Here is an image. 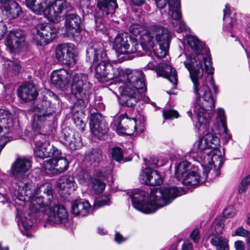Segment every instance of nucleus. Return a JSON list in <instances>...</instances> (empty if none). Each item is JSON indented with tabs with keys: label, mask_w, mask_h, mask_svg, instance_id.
I'll list each match as a JSON object with an SVG mask.
<instances>
[{
	"label": "nucleus",
	"mask_w": 250,
	"mask_h": 250,
	"mask_svg": "<svg viewBox=\"0 0 250 250\" xmlns=\"http://www.w3.org/2000/svg\"><path fill=\"white\" fill-rule=\"evenodd\" d=\"M188 42L195 54H186L184 62L185 67L189 72L190 77L193 83V91L196 95V101L193 109L194 116L189 110L187 114L192 120H196L199 125H205L209 123L210 117L208 111L215 107V100L212 96L209 87L203 78V69L202 62L198 55L202 53L203 43L196 37L189 35L187 38Z\"/></svg>",
	"instance_id": "1"
},
{
	"label": "nucleus",
	"mask_w": 250,
	"mask_h": 250,
	"mask_svg": "<svg viewBox=\"0 0 250 250\" xmlns=\"http://www.w3.org/2000/svg\"><path fill=\"white\" fill-rule=\"evenodd\" d=\"M184 194L181 188H154L149 195L142 189L134 190L130 195L133 207L145 213L155 212L159 208L170 204L175 198Z\"/></svg>",
	"instance_id": "2"
},
{
	"label": "nucleus",
	"mask_w": 250,
	"mask_h": 250,
	"mask_svg": "<svg viewBox=\"0 0 250 250\" xmlns=\"http://www.w3.org/2000/svg\"><path fill=\"white\" fill-rule=\"evenodd\" d=\"M31 167V161L24 157L18 158L12 165L11 171L15 180L14 193L19 200H30L37 191L32 181L28 178Z\"/></svg>",
	"instance_id": "3"
},
{
	"label": "nucleus",
	"mask_w": 250,
	"mask_h": 250,
	"mask_svg": "<svg viewBox=\"0 0 250 250\" xmlns=\"http://www.w3.org/2000/svg\"><path fill=\"white\" fill-rule=\"evenodd\" d=\"M38 108L39 111L35 115L32 125V131L28 135L34 142L36 148L42 146L47 140L46 128L50 125L54 117L55 110L51 107L49 101H42L41 104H38Z\"/></svg>",
	"instance_id": "4"
},
{
	"label": "nucleus",
	"mask_w": 250,
	"mask_h": 250,
	"mask_svg": "<svg viewBox=\"0 0 250 250\" xmlns=\"http://www.w3.org/2000/svg\"><path fill=\"white\" fill-rule=\"evenodd\" d=\"M26 4L36 14L43 13L51 21L58 22L61 14L66 13L72 9L71 4L67 0H26Z\"/></svg>",
	"instance_id": "5"
},
{
	"label": "nucleus",
	"mask_w": 250,
	"mask_h": 250,
	"mask_svg": "<svg viewBox=\"0 0 250 250\" xmlns=\"http://www.w3.org/2000/svg\"><path fill=\"white\" fill-rule=\"evenodd\" d=\"M36 193L31 197L30 200L27 201L21 200L23 202H29L30 201H36L38 204L44 207L45 208H48V211L47 212V221L49 223L53 225L63 224L68 222V215L65 208L61 205H56L51 206V204L47 203V201L44 196H36L39 193V189L35 186Z\"/></svg>",
	"instance_id": "6"
},
{
	"label": "nucleus",
	"mask_w": 250,
	"mask_h": 250,
	"mask_svg": "<svg viewBox=\"0 0 250 250\" xmlns=\"http://www.w3.org/2000/svg\"><path fill=\"white\" fill-rule=\"evenodd\" d=\"M92 84L88 75L84 73L75 74L71 85L72 94L77 99V105L88 104Z\"/></svg>",
	"instance_id": "7"
},
{
	"label": "nucleus",
	"mask_w": 250,
	"mask_h": 250,
	"mask_svg": "<svg viewBox=\"0 0 250 250\" xmlns=\"http://www.w3.org/2000/svg\"><path fill=\"white\" fill-rule=\"evenodd\" d=\"M85 159L95 167L93 175L101 180H112L111 170L103 161L102 150L98 148L92 149L85 154Z\"/></svg>",
	"instance_id": "8"
},
{
	"label": "nucleus",
	"mask_w": 250,
	"mask_h": 250,
	"mask_svg": "<svg viewBox=\"0 0 250 250\" xmlns=\"http://www.w3.org/2000/svg\"><path fill=\"white\" fill-rule=\"evenodd\" d=\"M127 72L117 63L110 61L105 65H102L97 68L95 76L100 82H108L114 79H118L119 81H124Z\"/></svg>",
	"instance_id": "9"
},
{
	"label": "nucleus",
	"mask_w": 250,
	"mask_h": 250,
	"mask_svg": "<svg viewBox=\"0 0 250 250\" xmlns=\"http://www.w3.org/2000/svg\"><path fill=\"white\" fill-rule=\"evenodd\" d=\"M152 33L155 37L154 46L156 43H158L159 46V49L153 50L154 53L157 58H163L168 53L171 38V33L165 27L155 26L152 29Z\"/></svg>",
	"instance_id": "10"
},
{
	"label": "nucleus",
	"mask_w": 250,
	"mask_h": 250,
	"mask_svg": "<svg viewBox=\"0 0 250 250\" xmlns=\"http://www.w3.org/2000/svg\"><path fill=\"white\" fill-rule=\"evenodd\" d=\"M154 26L152 27L149 32L145 30L143 26L138 24H132L129 27V32L131 34V37H134V41L132 42H136L140 41V44L142 48L144 50H147L154 47L155 41H154V35L152 33V29L155 27Z\"/></svg>",
	"instance_id": "11"
},
{
	"label": "nucleus",
	"mask_w": 250,
	"mask_h": 250,
	"mask_svg": "<svg viewBox=\"0 0 250 250\" xmlns=\"http://www.w3.org/2000/svg\"><path fill=\"white\" fill-rule=\"evenodd\" d=\"M86 57L92 62L95 73L97 72L98 67L102 65H105L110 61L104 48L103 44L100 42L94 43L91 46L87 48Z\"/></svg>",
	"instance_id": "12"
},
{
	"label": "nucleus",
	"mask_w": 250,
	"mask_h": 250,
	"mask_svg": "<svg viewBox=\"0 0 250 250\" xmlns=\"http://www.w3.org/2000/svg\"><path fill=\"white\" fill-rule=\"evenodd\" d=\"M76 48L74 44L63 43L56 48L55 55L59 62L68 66L74 65L76 62Z\"/></svg>",
	"instance_id": "13"
},
{
	"label": "nucleus",
	"mask_w": 250,
	"mask_h": 250,
	"mask_svg": "<svg viewBox=\"0 0 250 250\" xmlns=\"http://www.w3.org/2000/svg\"><path fill=\"white\" fill-rule=\"evenodd\" d=\"M130 40L131 37H129L126 34L118 35L113 42V48L117 53L120 54L135 53L137 51L139 45L136 42H132V46H130L128 43Z\"/></svg>",
	"instance_id": "14"
},
{
	"label": "nucleus",
	"mask_w": 250,
	"mask_h": 250,
	"mask_svg": "<svg viewBox=\"0 0 250 250\" xmlns=\"http://www.w3.org/2000/svg\"><path fill=\"white\" fill-rule=\"evenodd\" d=\"M89 125L92 134L99 139H101L107 133L108 130V124L104 116L99 112L91 114Z\"/></svg>",
	"instance_id": "15"
},
{
	"label": "nucleus",
	"mask_w": 250,
	"mask_h": 250,
	"mask_svg": "<svg viewBox=\"0 0 250 250\" xmlns=\"http://www.w3.org/2000/svg\"><path fill=\"white\" fill-rule=\"evenodd\" d=\"M125 79L127 80L126 87H130L134 92H139V95L141 96L142 93L146 91L145 75L142 70L130 74L127 72Z\"/></svg>",
	"instance_id": "16"
},
{
	"label": "nucleus",
	"mask_w": 250,
	"mask_h": 250,
	"mask_svg": "<svg viewBox=\"0 0 250 250\" xmlns=\"http://www.w3.org/2000/svg\"><path fill=\"white\" fill-rule=\"evenodd\" d=\"M168 4V15L175 21L172 22L173 26L176 27L175 23L178 25V27L176 31L178 33H181L187 30V27L186 24L180 21L181 13L180 12V2L179 0H165Z\"/></svg>",
	"instance_id": "17"
},
{
	"label": "nucleus",
	"mask_w": 250,
	"mask_h": 250,
	"mask_svg": "<svg viewBox=\"0 0 250 250\" xmlns=\"http://www.w3.org/2000/svg\"><path fill=\"white\" fill-rule=\"evenodd\" d=\"M59 139L61 143L70 150L77 149L82 146L81 138L78 133L69 128L62 130Z\"/></svg>",
	"instance_id": "18"
},
{
	"label": "nucleus",
	"mask_w": 250,
	"mask_h": 250,
	"mask_svg": "<svg viewBox=\"0 0 250 250\" xmlns=\"http://www.w3.org/2000/svg\"><path fill=\"white\" fill-rule=\"evenodd\" d=\"M71 74L70 71L64 69L54 71L51 75V83L56 88L64 90L69 83Z\"/></svg>",
	"instance_id": "19"
},
{
	"label": "nucleus",
	"mask_w": 250,
	"mask_h": 250,
	"mask_svg": "<svg viewBox=\"0 0 250 250\" xmlns=\"http://www.w3.org/2000/svg\"><path fill=\"white\" fill-rule=\"evenodd\" d=\"M81 20L79 16L75 14L65 15V34L69 38L73 39L80 32Z\"/></svg>",
	"instance_id": "20"
},
{
	"label": "nucleus",
	"mask_w": 250,
	"mask_h": 250,
	"mask_svg": "<svg viewBox=\"0 0 250 250\" xmlns=\"http://www.w3.org/2000/svg\"><path fill=\"white\" fill-rule=\"evenodd\" d=\"M19 127L18 121L13 119L12 114L8 111H0V133L4 128L8 129L9 132H16Z\"/></svg>",
	"instance_id": "21"
},
{
	"label": "nucleus",
	"mask_w": 250,
	"mask_h": 250,
	"mask_svg": "<svg viewBox=\"0 0 250 250\" xmlns=\"http://www.w3.org/2000/svg\"><path fill=\"white\" fill-rule=\"evenodd\" d=\"M62 154L60 150L53 146H51L49 142H45L43 145L34 149L35 156L40 159L47 157H59Z\"/></svg>",
	"instance_id": "22"
},
{
	"label": "nucleus",
	"mask_w": 250,
	"mask_h": 250,
	"mask_svg": "<svg viewBox=\"0 0 250 250\" xmlns=\"http://www.w3.org/2000/svg\"><path fill=\"white\" fill-rule=\"evenodd\" d=\"M140 179L142 183L152 186L160 185L163 182L158 171L148 167L142 171Z\"/></svg>",
	"instance_id": "23"
},
{
	"label": "nucleus",
	"mask_w": 250,
	"mask_h": 250,
	"mask_svg": "<svg viewBox=\"0 0 250 250\" xmlns=\"http://www.w3.org/2000/svg\"><path fill=\"white\" fill-rule=\"evenodd\" d=\"M96 6L99 16H112L118 8L117 0H96Z\"/></svg>",
	"instance_id": "24"
},
{
	"label": "nucleus",
	"mask_w": 250,
	"mask_h": 250,
	"mask_svg": "<svg viewBox=\"0 0 250 250\" xmlns=\"http://www.w3.org/2000/svg\"><path fill=\"white\" fill-rule=\"evenodd\" d=\"M19 96L25 102L34 100L38 95L35 85L31 83H25L18 89Z\"/></svg>",
	"instance_id": "25"
},
{
	"label": "nucleus",
	"mask_w": 250,
	"mask_h": 250,
	"mask_svg": "<svg viewBox=\"0 0 250 250\" xmlns=\"http://www.w3.org/2000/svg\"><path fill=\"white\" fill-rule=\"evenodd\" d=\"M141 96L139 92H134L130 89V87H125L121 95L120 103L123 106L133 107L137 103Z\"/></svg>",
	"instance_id": "26"
},
{
	"label": "nucleus",
	"mask_w": 250,
	"mask_h": 250,
	"mask_svg": "<svg viewBox=\"0 0 250 250\" xmlns=\"http://www.w3.org/2000/svg\"><path fill=\"white\" fill-rule=\"evenodd\" d=\"M37 34L45 43L51 42L56 37V31L50 24H40L37 26Z\"/></svg>",
	"instance_id": "27"
},
{
	"label": "nucleus",
	"mask_w": 250,
	"mask_h": 250,
	"mask_svg": "<svg viewBox=\"0 0 250 250\" xmlns=\"http://www.w3.org/2000/svg\"><path fill=\"white\" fill-rule=\"evenodd\" d=\"M79 180L80 183L82 184H88L90 183L92 189L94 191L95 193H100L102 192L105 188V185L101 180L91 177L87 172H85L82 177L79 176Z\"/></svg>",
	"instance_id": "28"
},
{
	"label": "nucleus",
	"mask_w": 250,
	"mask_h": 250,
	"mask_svg": "<svg viewBox=\"0 0 250 250\" xmlns=\"http://www.w3.org/2000/svg\"><path fill=\"white\" fill-rule=\"evenodd\" d=\"M87 104H85L82 106L81 104H78L75 103L72 109L73 116L72 120L76 126L82 132H83L85 130V124L82 119L83 115V109L86 106Z\"/></svg>",
	"instance_id": "29"
},
{
	"label": "nucleus",
	"mask_w": 250,
	"mask_h": 250,
	"mask_svg": "<svg viewBox=\"0 0 250 250\" xmlns=\"http://www.w3.org/2000/svg\"><path fill=\"white\" fill-rule=\"evenodd\" d=\"M91 208L89 202L83 199L77 200L72 204L71 212L76 215L82 216L87 215Z\"/></svg>",
	"instance_id": "30"
},
{
	"label": "nucleus",
	"mask_w": 250,
	"mask_h": 250,
	"mask_svg": "<svg viewBox=\"0 0 250 250\" xmlns=\"http://www.w3.org/2000/svg\"><path fill=\"white\" fill-rule=\"evenodd\" d=\"M3 9L9 19L18 18L21 12L19 4L14 0H9L6 4L3 5Z\"/></svg>",
	"instance_id": "31"
},
{
	"label": "nucleus",
	"mask_w": 250,
	"mask_h": 250,
	"mask_svg": "<svg viewBox=\"0 0 250 250\" xmlns=\"http://www.w3.org/2000/svg\"><path fill=\"white\" fill-rule=\"evenodd\" d=\"M4 62L5 73L9 76L18 74L21 69V65L19 61H11L6 58H2Z\"/></svg>",
	"instance_id": "32"
},
{
	"label": "nucleus",
	"mask_w": 250,
	"mask_h": 250,
	"mask_svg": "<svg viewBox=\"0 0 250 250\" xmlns=\"http://www.w3.org/2000/svg\"><path fill=\"white\" fill-rule=\"evenodd\" d=\"M192 169L193 168L190 163L187 161L180 162L175 168V176L178 180L181 181Z\"/></svg>",
	"instance_id": "33"
},
{
	"label": "nucleus",
	"mask_w": 250,
	"mask_h": 250,
	"mask_svg": "<svg viewBox=\"0 0 250 250\" xmlns=\"http://www.w3.org/2000/svg\"><path fill=\"white\" fill-rule=\"evenodd\" d=\"M197 170V167H194L191 171L188 172L186 177L181 180L184 185L192 186L199 183L200 176Z\"/></svg>",
	"instance_id": "34"
},
{
	"label": "nucleus",
	"mask_w": 250,
	"mask_h": 250,
	"mask_svg": "<svg viewBox=\"0 0 250 250\" xmlns=\"http://www.w3.org/2000/svg\"><path fill=\"white\" fill-rule=\"evenodd\" d=\"M75 181L73 177L65 175L62 176L57 182V187L61 189L65 188L75 189Z\"/></svg>",
	"instance_id": "35"
},
{
	"label": "nucleus",
	"mask_w": 250,
	"mask_h": 250,
	"mask_svg": "<svg viewBox=\"0 0 250 250\" xmlns=\"http://www.w3.org/2000/svg\"><path fill=\"white\" fill-rule=\"evenodd\" d=\"M123 124L125 125L127 135L131 136L134 135L135 133L136 135L140 133L137 129V120L136 119H123Z\"/></svg>",
	"instance_id": "36"
},
{
	"label": "nucleus",
	"mask_w": 250,
	"mask_h": 250,
	"mask_svg": "<svg viewBox=\"0 0 250 250\" xmlns=\"http://www.w3.org/2000/svg\"><path fill=\"white\" fill-rule=\"evenodd\" d=\"M208 157L212 156L211 160L215 168H220L223 165L224 161L221 151L218 149L212 150L209 152Z\"/></svg>",
	"instance_id": "37"
},
{
	"label": "nucleus",
	"mask_w": 250,
	"mask_h": 250,
	"mask_svg": "<svg viewBox=\"0 0 250 250\" xmlns=\"http://www.w3.org/2000/svg\"><path fill=\"white\" fill-rule=\"evenodd\" d=\"M56 174H60L66 171L68 167L69 163L65 158H54Z\"/></svg>",
	"instance_id": "38"
},
{
	"label": "nucleus",
	"mask_w": 250,
	"mask_h": 250,
	"mask_svg": "<svg viewBox=\"0 0 250 250\" xmlns=\"http://www.w3.org/2000/svg\"><path fill=\"white\" fill-rule=\"evenodd\" d=\"M210 243L216 247L217 250H226L228 247L227 240L222 236H214L211 238Z\"/></svg>",
	"instance_id": "39"
},
{
	"label": "nucleus",
	"mask_w": 250,
	"mask_h": 250,
	"mask_svg": "<svg viewBox=\"0 0 250 250\" xmlns=\"http://www.w3.org/2000/svg\"><path fill=\"white\" fill-rule=\"evenodd\" d=\"M209 148L214 150L217 149L220 145V139L217 135L213 133L206 134L204 136Z\"/></svg>",
	"instance_id": "40"
},
{
	"label": "nucleus",
	"mask_w": 250,
	"mask_h": 250,
	"mask_svg": "<svg viewBox=\"0 0 250 250\" xmlns=\"http://www.w3.org/2000/svg\"><path fill=\"white\" fill-rule=\"evenodd\" d=\"M166 70L167 74L165 78H167L173 86L176 87L178 83L177 73L176 70L168 64V65L166 66Z\"/></svg>",
	"instance_id": "41"
},
{
	"label": "nucleus",
	"mask_w": 250,
	"mask_h": 250,
	"mask_svg": "<svg viewBox=\"0 0 250 250\" xmlns=\"http://www.w3.org/2000/svg\"><path fill=\"white\" fill-rule=\"evenodd\" d=\"M39 189V192L43 191L45 195V199L47 201V203L51 205L53 197V189L51 185L49 184L42 185L40 187H37Z\"/></svg>",
	"instance_id": "42"
},
{
	"label": "nucleus",
	"mask_w": 250,
	"mask_h": 250,
	"mask_svg": "<svg viewBox=\"0 0 250 250\" xmlns=\"http://www.w3.org/2000/svg\"><path fill=\"white\" fill-rule=\"evenodd\" d=\"M224 224L222 219H216L211 226L212 233L214 236L221 234L223 230Z\"/></svg>",
	"instance_id": "43"
},
{
	"label": "nucleus",
	"mask_w": 250,
	"mask_h": 250,
	"mask_svg": "<svg viewBox=\"0 0 250 250\" xmlns=\"http://www.w3.org/2000/svg\"><path fill=\"white\" fill-rule=\"evenodd\" d=\"M122 123L123 124V119L121 120L120 118H117L113 120L112 125L115 127V129L118 134L126 135L125 125L123 126Z\"/></svg>",
	"instance_id": "44"
},
{
	"label": "nucleus",
	"mask_w": 250,
	"mask_h": 250,
	"mask_svg": "<svg viewBox=\"0 0 250 250\" xmlns=\"http://www.w3.org/2000/svg\"><path fill=\"white\" fill-rule=\"evenodd\" d=\"M24 42V41H21L19 39L10 38L9 35L7 37V44L13 50L19 48L21 44Z\"/></svg>",
	"instance_id": "45"
},
{
	"label": "nucleus",
	"mask_w": 250,
	"mask_h": 250,
	"mask_svg": "<svg viewBox=\"0 0 250 250\" xmlns=\"http://www.w3.org/2000/svg\"><path fill=\"white\" fill-rule=\"evenodd\" d=\"M110 201V195H103L99 197L95 203V207L97 206L98 208L108 205Z\"/></svg>",
	"instance_id": "46"
},
{
	"label": "nucleus",
	"mask_w": 250,
	"mask_h": 250,
	"mask_svg": "<svg viewBox=\"0 0 250 250\" xmlns=\"http://www.w3.org/2000/svg\"><path fill=\"white\" fill-rule=\"evenodd\" d=\"M30 210L31 212H43L46 211V208L38 204L36 201H30Z\"/></svg>",
	"instance_id": "47"
},
{
	"label": "nucleus",
	"mask_w": 250,
	"mask_h": 250,
	"mask_svg": "<svg viewBox=\"0 0 250 250\" xmlns=\"http://www.w3.org/2000/svg\"><path fill=\"white\" fill-rule=\"evenodd\" d=\"M55 159L52 158L49 159L46 161H44L42 163V167L46 170L52 171L53 173L56 174L55 172Z\"/></svg>",
	"instance_id": "48"
},
{
	"label": "nucleus",
	"mask_w": 250,
	"mask_h": 250,
	"mask_svg": "<svg viewBox=\"0 0 250 250\" xmlns=\"http://www.w3.org/2000/svg\"><path fill=\"white\" fill-rule=\"evenodd\" d=\"M112 157L117 162H121L123 160V153L121 148L119 147H113L112 149Z\"/></svg>",
	"instance_id": "49"
},
{
	"label": "nucleus",
	"mask_w": 250,
	"mask_h": 250,
	"mask_svg": "<svg viewBox=\"0 0 250 250\" xmlns=\"http://www.w3.org/2000/svg\"><path fill=\"white\" fill-rule=\"evenodd\" d=\"M163 115L165 119H172L179 116L178 112L174 109L164 110Z\"/></svg>",
	"instance_id": "50"
},
{
	"label": "nucleus",
	"mask_w": 250,
	"mask_h": 250,
	"mask_svg": "<svg viewBox=\"0 0 250 250\" xmlns=\"http://www.w3.org/2000/svg\"><path fill=\"white\" fill-rule=\"evenodd\" d=\"M249 185H250V175L246 176L241 181L238 188L239 192L242 193L245 191Z\"/></svg>",
	"instance_id": "51"
},
{
	"label": "nucleus",
	"mask_w": 250,
	"mask_h": 250,
	"mask_svg": "<svg viewBox=\"0 0 250 250\" xmlns=\"http://www.w3.org/2000/svg\"><path fill=\"white\" fill-rule=\"evenodd\" d=\"M168 64L166 63H160L158 66L156 67V72L159 76L165 77L167 72L166 66H167Z\"/></svg>",
	"instance_id": "52"
},
{
	"label": "nucleus",
	"mask_w": 250,
	"mask_h": 250,
	"mask_svg": "<svg viewBox=\"0 0 250 250\" xmlns=\"http://www.w3.org/2000/svg\"><path fill=\"white\" fill-rule=\"evenodd\" d=\"M10 38H15L19 39L21 41H25L24 32L20 30H12L9 34Z\"/></svg>",
	"instance_id": "53"
},
{
	"label": "nucleus",
	"mask_w": 250,
	"mask_h": 250,
	"mask_svg": "<svg viewBox=\"0 0 250 250\" xmlns=\"http://www.w3.org/2000/svg\"><path fill=\"white\" fill-rule=\"evenodd\" d=\"M204 63H205V69L208 74H213L214 73V68L212 65V62L211 61V59L209 57L204 58Z\"/></svg>",
	"instance_id": "54"
},
{
	"label": "nucleus",
	"mask_w": 250,
	"mask_h": 250,
	"mask_svg": "<svg viewBox=\"0 0 250 250\" xmlns=\"http://www.w3.org/2000/svg\"><path fill=\"white\" fill-rule=\"evenodd\" d=\"M102 97L100 96H95L94 106L97 111H103L105 109L104 104L101 102Z\"/></svg>",
	"instance_id": "55"
},
{
	"label": "nucleus",
	"mask_w": 250,
	"mask_h": 250,
	"mask_svg": "<svg viewBox=\"0 0 250 250\" xmlns=\"http://www.w3.org/2000/svg\"><path fill=\"white\" fill-rule=\"evenodd\" d=\"M196 143L198 149L201 151L210 149L204 136L199 139Z\"/></svg>",
	"instance_id": "56"
},
{
	"label": "nucleus",
	"mask_w": 250,
	"mask_h": 250,
	"mask_svg": "<svg viewBox=\"0 0 250 250\" xmlns=\"http://www.w3.org/2000/svg\"><path fill=\"white\" fill-rule=\"evenodd\" d=\"M218 118L220 119V120L222 123V125L224 128V130L226 129V118L225 116V111L222 108H218L217 110V117Z\"/></svg>",
	"instance_id": "57"
},
{
	"label": "nucleus",
	"mask_w": 250,
	"mask_h": 250,
	"mask_svg": "<svg viewBox=\"0 0 250 250\" xmlns=\"http://www.w3.org/2000/svg\"><path fill=\"white\" fill-rule=\"evenodd\" d=\"M190 239L195 243H198L200 239V234L198 229H194L190 234Z\"/></svg>",
	"instance_id": "58"
},
{
	"label": "nucleus",
	"mask_w": 250,
	"mask_h": 250,
	"mask_svg": "<svg viewBox=\"0 0 250 250\" xmlns=\"http://www.w3.org/2000/svg\"><path fill=\"white\" fill-rule=\"evenodd\" d=\"M144 161L146 166H152L155 167L157 165L158 160L157 158L154 157H150L149 160L144 158Z\"/></svg>",
	"instance_id": "59"
},
{
	"label": "nucleus",
	"mask_w": 250,
	"mask_h": 250,
	"mask_svg": "<svg viewBox=\"0 0 250 250\" xmlns=\"http://www.w3.org/2000/svg\"><path fill=\"white\" fill-rule=\"evenodd\" d=\"M235 233L236 235L246 237L249 234V232L245 229L243 227H239L235 230Z\"/></svg>",
	"instance_id": "60"
},
{
	"label": "nucleus",
	"mask_w": 250,
	"mask_h": 250,
	"mask_svg": "<svg viewBox=\"0 0 250 250\" xmlns=\"http://www.w3.org/2000/svg\"><path fill=\"white\" fill-rule=\"evenodd\" d=\"M223 213L224 216L227 217H231L235 215V212L232 207H229L227 208L224 211Z\"/></svg>",
	"instance_id": "61"
},
{
	"label": "nucleus",
	"mask_w": 250,
	"mask_h": 250,
	"mask_svg": "<svg viewBox=\"0 0 250 250\" xmlns=\"http://www.w3.org/2000/svg\"><path fill=\"white\" fill-rule=\"evenodd\" d=\"M234 247L236 250H245V246L243 241L238 240L234 243Z\"/></svg>",
	"instance_id": "62"
},
{
	"label": "nucleus",
	"mask_w": 250,
	"mask_h": 250,
	"mask_svg": "<svg viewBox=\"0 0 250 250\" xmlns=\"http://www.w3.org/2000/svg\"><path fill=\"white\" fill-rule=\"evenodd\" d=\"M182 250H193V246L189 241H185L182 245Z\"/></svg>",
	"instance_id": "63"
},
{
	"label": "nucleus",
	"mask_w": 250,
	"mask_h": 250,
	"mask_svg": "<svg viewBox=\"0 0 250 250\" xmlns=\"http://www.w3.org/2000/svg\"><path fill=\"white\" fill-rule=\"evenodd\" d=\"M126 240V238L123 237V236L118 232L116 231L115 236V240L118 243H121Z\"/></svg>",
	"instance_id": "64"
}]
</instances>
